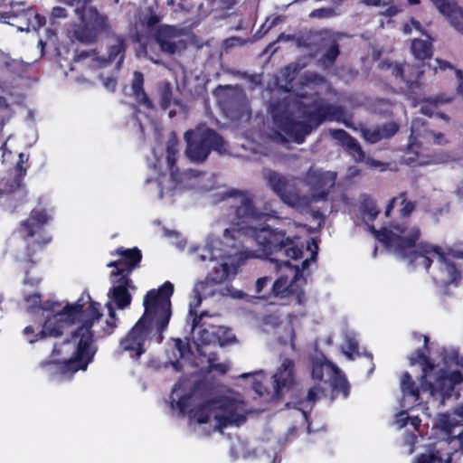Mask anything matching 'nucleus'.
<instances>
[{"instance_id":"nucleus-1","label":"nucleus","mask_w":463,"mask_h":463,"mask_svg":"<svg viewBox=\"0 0 463 463\" xmlns=\"http://www.w3.org/2000/svg\"><path fill=\"white\" fill-rule=\"evenodd\" d=\"M221 201L232 209L228 223L219 222L215 233L207 238L218 239L221 247L226 249L231 258L230 263H223L222 276L240 265L244 258H268L275 253L297 259L301 256L302 248L295 241V237L285 232L269 227L258 228L253 225L263 216L271 215L257 206L256 197L248 191H231L219 194Z\"/></svg>"},{"instance_id":"nucleus-2","label":"nucleus","mask_w":463,"mask_h":463,"mask_svg":"<svg viewBox=\"0 0 463 463\" xmlns=\"http://www.w3.org/2000/svg\"><path fill=\"white\" fill-rule=\"evenodd\" d=\"M99 304L90 301L89 296L80 298L73 304H67L61 311L47 315L43 329L38 335L56 336L69 327L74 326L71 338L55 345L52 354V363L63 364L65 372L75 373L86 370L92 360L96 348L94 338L110 335L117 326L115 311L108 304L109 315L99 312Z\"/></svg>"},{"instance_id":"nucleus-3","label":"nucleus","mask_w":463,"mask_h":463,"mask_svg":"<svg viewBox=\"0 0 463 463\" xmlns=\"http://www.w3.org/2000/svg\"><path fill=\"white\" fill-rule=\"evenodd\" d=\"M174 286L165 282L158 289L149 290L143 298L145 312L131 330L120 340V348L132 356L139 357L152 340L160 343L167 327L172 311L170 297Z\"/></svg>"},{"instance_id":"nucleus-4","label":"nucleus","mask_w":463,"mask_h":463,"mask_svg":"<svg viewBox=\"0 0 463 463\" xmlns=\"http://www.w3.org/2000/svg\"><path fill=\"white\" fill-rule=\"evenodd\" d=\"M273 118V138L278 142L292 140L302 143L311 131L310 123L337 118L336 108L328 105L310 107L304 101L270 105Z\"/></svg>"},{"instance_id":"nucleus-5","label":"nucleus","mask_w":463,"mask_h":463,"mask_svg":"<svg viewBox=\"0 0 463 463\" xmlns=\"http://www.w3.org/2000/svg\"><path fill=\"white\" fill-rule=\"evenodd\" d=\"M264 179L284 203L303 211L326 196L335 184V174L310 168L303 179V184L308 188V194L301 192L298 187L300 181L294 177L266 170Z\"/></svg>"},{"instance_id":"nucleus-6","label":"nucleus","mask_w":463,"mask_h":463,"mask_svg":"<svg viewBox=\"0 0 463 463\" xmlns=\"http://www.w3.org/2000/svg\"><path fill=\"white\" fill-rule=\"evenodd\" d=\"M244 412L242 402L230 394L197 404L189 411V421L191 425L202 426V431L209 434L230 424L240 425L244 420Z\"/></svg>"},{"instance_id":"nucleus-7","label":"nucleus","mask_w":463,"mask_h":463,"mask_svg":"<svg viewBox=\"0 0 463 463\" xmlns=\"http://www.w3.org/2000/svg\"><path fill=\"white\" fill-rule=\"evenodd\" d=\"M221 243L218 239L207 238L203 245L191 246L188 249V254L194 263L203 268L212 269L214 271V278L206 279L194 287V292L202 294L204 298L213 297L216 293L227 295L228 293L223 292L218 281L235 274L239 266L236 265L232 270L229 268V272L225 276H222V264L230 263L232 260L225 252L226 249L221 247Z\"/></svg>"},{"instance_id":"nucleus-8","label":"nucleus","mask_w":463,"mask_h":463,"mask_svg":"<svg viewBox=\"0 0 463 463\" xmlns=\"http://www.w3.org/2000/svg\"><path fill=\"white\" fill-rule=\"evenodd\" d=\"M178 141L175 137H169L166 143L165 163L171 174L160 181V197L174 196L186 190L200 192L210 191L214 187V181L211 175L189 170L178 176L174 170L176 156L178 154Z\"/></svg>"},{"instance_id":"nucleus-9","label":"nucleus","mask_w":463,"mask_h":463,"mask_svg":"<svg viewBox=\"0 0 463 463\" xmlns=\"http://www.w3.org/2000/svg\"><path fill=\"white\" fill-rule=\"evenodd\" d=\"M376 239L393 254L406 258L411 264V258L415 253L421 251L420 247L427 243L416 244L420 236V230L416 225H405L391 223L390 226L376 231L373 226H368Z\"/></svg>"},{"instance_id":"nucleus-10","label":"nucleus","mask_w":463,"mask_h":463,"mask_svg":"<svg viewBox=\"0 0 463 463\" xmlns=\"http://www.w3.org/2000/svg\"><path fill=\"white\" fill-rule=\"evenodd\" d=\"M118 260L111 261L109 267H114L116 269L111 272V277L117 278L112 280V287L108 293V297L115 305L124 309L131 303L130 288H134L132 282L128 279V274L137 267L141 260V252L137 249L118 250Z\"/></svg>"},{"instance_id":"nucleus-11","label":"nucleus","mask_w":463,"mask_h":463,"mask_svg":"<svg viewBox=\"0 0 463 463\" xmlns=\"http://www.w3.org/2000/svg\"><path fill=\"white\" fill-rule=\"evenodd\" d=\"M415 363H419L422 366L421 390L429 391L433 397L439 395L443 400L450 396L454 386L463 381V359L450 362L447 365V370L440 369L434 383L427 381L430 372L434 368L428 358L418 352L417 356L411 359V364Z\"/></svg>"},{"instance_id":"nucleus-12","label":"nucleus","mask_w":463,"mask_h":463,"mask_svg":"<svg viewBox=\"0 0 463 463\" xmlns=\"http://www.w3.org/2000/svg\"><path fill=\"white\" fill-rule=\"evenodd\" d=\"M421 251L411 258V264L414 267H423L427 269L435 283L449 285L457 281L459 272L451 262L449 254L434 245H424L420 247Z\"/></svg>"},{"instance_id":"nucleus-13","label":"nucleus","mask_w":463,"mask_h":463,"mask_svg":"<svg viewBox=\"0 0 463 463\" xmlns=\"http://www.w3.org/2000/svg\"><path fill=\"white\" fill-rule=\"evenodd\" d=\"M312 378L314 380L323 382V385L315 386L309 389L307 401L299 403V407H298V409L302 411L305 418L307 417L306 409L308 404L314 402L318 398L319 394L326 390V386H328L333 390H340L344 392L345 396L347 395L345 378L333 364L326 359L314 361Z\"/></svg>"},{"instance_id":"nucleus-14","label":"nucleus","mask_w":463,"mask_h":463,"mask_svg":"<svg viewBox=\"0 0 463 463\" xmlns=\"http://www.w3.org/2000/svg\"><path fill=\"white\" fill-rule=\"evenodd\" d=\"M184 139L187 144L185 154L193 162L204 161L211 149L219 153L226 151L223 139L203 126H200L194 130L186 131Z\"/></svg>"},{"instance_id":"nucleus-15","label":"nucleus","mask_w":463,"mask_h":463,"mask_svg":"<svg viewBox=\"0 0 463 463\" xmlns=\"http://www.w3.org/2000/svg\"><path fill=\"white\" fill-rule=\"evenodd\" d=\"M80 24L73 29L74 37L80 42L92 43L108 29L107 16L99 14L91 5H83L75 10Z\"/></svg>"},{"instance_id":"nucleus-16","label":"nucleus","mask_w":463,"mask_h":463,"mask_svg":"<svg viewBox=\"0 0 463 463\" xmlns=\"http://www.w3.org/2000/svg\"><path fill=\"white\" fill-rule=\"evenodd\" d=\"M317 252L312 253L310 260H305L302 262V269L298 266H292L289 264L288 260H293L290 257H286L281 253H275L279 258H271V261H276L279 269L285 267L288 269V274L280 276L276 279L272 286V292L276 297H286L289 294H295L298 290V281L302 277V271L307 269L309 261L314 260ZM303 255V252L301 253ZM302 256H300L301 258ZM299 259V257H298ZM298 260V258L296 259Z\"/></svg>"},{"instance_id":"nucleus-17","label":"nucleus","mask_w":463,"mask_h":463,"mask_svg":"<svg viewBox=\"0 0 463 463\" xmlns=\"http://www.w3.org/2000/svg\"><path fill=\"white\" fill-rule=\"evenodd\" d=\"M126 46L122 39L117 38L108 45L105 54H99L95 51L81 52L77 60L84 61L86 64L92 66L94 69L107 67L115 62V69L119 70L121 63L125 58Z\"/></svg>"},{"instance_id":"nucleus-18","label":"nucleus","mask_w":463,"mask_h":463,"mask_svg":"<svg viewBox=\"0 0 463 463\" xmlns=\"http://www.w3.org/2000/svg\"><path fill=\"white\" fill-rule=\"evenodd\" d=\"M187 30L175 25H159L155 33V39L160 50L167 54H179L186 49V42L183 36Z\"/></svg>"},{"instance_id":"nucleus-19","label":"nucleus","mask_w":463,"mask_h":463,"mask_svg":"<svg viewBox=\"0 0 463 463\" xmlns=\"http://www.w3.org/2000/svg\"><path fill=\"white\" fill-rule=\"evenodd\" d=\"M293 362L285 358L273 375L274 392L277 397H280L284 391H288L293 384Z\"/></svg>"},{"instance_id":"nucleus-20","label":"nucleus","mask_w":463,"mask_h":463,"mask_svg":"<svg viewBox=\"0 0 463 463\" xmlns=\"http://www.w3.org/2000/svg\"><path fill=\"white\" fill-rule=\"evenodd\" d=\"M191 386L188 382H180L173 388L171 394V405L173 409L177 410L180 413H183L191 405L196 402V396L194 392H184Z\"/></svg>"},{"instance_id":"nucleus-21","label":"nucleus","mask_w":463,"mask_h":463,"mask_svg":"<svg viewBox=\"0 0 463 463\" xmlns=\"http://www.w3.org/2000/svg\"><path fill=\"white\" fill-rule=\"evenodd\" d=\"M411 137L414 142H417L420 138H422L427 142H431L435 145L440 146L449 142L448 138L443 133L436 132L424 128L419 119L412 122Z\"/></svg>"},{"instance_id":"nucleus-22","label":"nucleus","mask_w":463,"mask_h":463,"mask_svg":"<svg viewBox=\"0 0 463 463\" xmlns=\"http://www.w3.org/2000/svg\"><path fill=\"white\" fill-rule=\"evenodd\" d=\"M330 134L334 139L339 140L342 143L355 161L361 162L365 159L364 152L359 143L350 137L345 130L333 129L330 131Z\"/></svg>"},{"instance_id":"nucleus-23","label":"nucleus","mask_w":463,"mask_h":463,"mask_svg":"<svg viewBox=\"0 0 463 463\" xmlns=\"http://www.w3.org/2000/svg\"><path fill=\"white\" fill-rule=\"evenodd\" d=\"M446 441L439 442L438 447L428 454L421 455L416 463H450L451 455Z\"/></svg>"},{"instance_id":"nucleus-24","label":"nucleus","mask_w":463,"mask_h":463,"mask_svg":"<svg viewBox=\"0 0 463 463\" xmlns=\"http://www.w3.org/2000/svg\"><path fill=\"white\" fill-rule=\"evenodd\" d=\"M49 219L50 216L46 212L33 211L30 217L23 222L22 232H25L28 237H33Z\"/></svg>"},{"instance_id":"nucleus-25","label":"nucleus","mask_w":463,"mask_h":463,"mask_svg":"<svg viewBox=\"0 0 463 463\" xmlns=\"http://www.w3.org/2000/svg\"><path fill=\"white\" fill-rule=\"evenodd\" d=\"M214 93L219 102L224 107H228L230 104L233 105L243 98V93L238 87L220 86Z\"/></svg>"},{"instance_id":"nucleus-26","label":"nucleus","mask_w":463,"mask_h":463,"mask_svg":"<svg viewBox=\"0 0 463 463\" xmlns=\"http://www.w3.org/2000/svg\"><path fill=\"white\" fill-rule=\"evenodd\" d=\"M398 128L394 123H388L382 128H367L363 130V137L370 143H376L383 138H388L394 135Z\"/></svg>"},{"instance_id":"nucleus-27","label":"nucleus","mask_w":463,"mask_h":463,"mask_svg":"<svg viewBox=\"0 0 463 463\" xmlns=\"http://www.w3.org/2000/svg\"><path fill=\"white\" fill-rule=\"evenodd\" d=\"M144 77L139 71L134 72L132 80V90L137 102L144 108L152 109L153 104L143 90Z\"/></svg>"},{"instance_id":"nucleus-28","label":"nucleus","mask_w":463,"mask_h":463,"mask_svg":"<svg viewBox=\"0 0 463 463\" xmlns=\"http://www.w3.org/2000/svg\"><path fill=\"white\" fill-rule=\"evenodd\" d=\"M412 71H414V69L409 64H403V65L395 64L392 67V73L395 77H400V78L403 79L406 81L408 88L411 90H414L415 89L420 87L418 78L420 77L421 72L416 71L417 80H413L411 79V77L415 73H412Z\"/></svg>"},{"instance_id":"nucleus-29","label":"nucleus","mask_w":463,"mask_h":463,"mask_svg":"<svg viewBox=\"0 0 463 463\" xmlns=\"http://www.w3.org/2000/svg\"><path fill=\"white\" fill-rule=\"evenodd\" d=\"M411 50L414 57L418 60H425L432 54V43L430 37L426 39H414L411 43Z\"/></svg>"},{"instance_id":"nucleus-30","label":"nucleus","mask_w":463,"mask_h":463,"mask_svg":"<svg viewBox=\"0 0 463 463\" xmlns=\"http://www.w3.org/2000/svg\"><path fill=\"white\" fill-rule=\"evenodd\" d=\"M401 390L404 401L409 400L410 403H414L418 401L420 391L415 387L414 382L408 373H403L401 378Z\"/></svg>"},{"instance_id":"nucleus-31","label":"nucleus","mask_w":463,"mask_h":463,"mask_svg":"<svg viewBox=\"0 0 463 463\" xmlns=\"http://www.w3.org/2000/svg\"><path fill=\"white\" fill-rule=\"evenodd\" d=\"M137 21L140 26L146 28L148 32H152L160 23L161 17L153 9L146 7L140 10Z\"/></svg>"},{"instance_id":"nucleus-32","label":"nucleus","mask_w":463,"mask_h":463,"mask_svg":"<svg viewBox=\"0 0 463 463\" xmlns=\"http://www.w3.org/2000/svg\"><path fill=\"white\" fill-rule=\"evenodd\" d=\"M342 35L337 33H326V36L324 38L329 43L326 52L323 56V62L332 63L339 54L337 42L340 40Z\"/></svg>"},{"instance_id":"nucleus-33","label":"nucleus","mask_w":463,"mask_h":463,"mask_svg":"<svg viewBox=\"0 0 463 463\" xmlns=\"http://www.w3.org/2000/svg\"><path fill=\"white\" fill-rule=\"evenodd\" d=\"M398 204L402 206L400 210V214L402 217H408L414 210V204L411 202L406 201L404 194H400L398 197L392 199L386 208L385 215L388 217L392 209Z\"/></svg>"},{"instance_id":"nucleus-34","label":"nucleus","mask_w":463,"mask_h":463,"mask_svg":"<svg viewBox=\"0 0 463 463\" xmlns=\"http://www.w3.org/2000/svg\"><path fill=\"white\" fill-rule=\"evenodd\" d=\"M203 298L202 294H195L194 292V299L189 303V316L192 317V330L194 332L197 327L201 326L203 317L207 315L206 313H203L200 317L196 316L197 307L201 305Z\"/></svg>"},{"instance_id":"nucleus-35","label":"nucleus","mask_w":463,"mask_h":463,"mask_svg":"<svg viewBox=\"0 0 463 463\" xmlns=\"http://www.w3.org/2000/svg\"><path fill=\"white\" fill-rule=\"evenodd\" d=\"M461 425V420L457 415V410L452 414H440L438 418V426L445 432L449 433L451 430Z\"/></svg>"},{"instance_id":"nucleus-36","label":"nucleus","mask_w":463,"mask_h":463,"mask_svg":"<svg viewBox=\"0 0 463 463\" xmlns=\"http://www.w3.org/2000/svg\"><path fill=\"white\" fill-rule=\"evenodd\" d=\"M215 332L217 345L219 346H224L235 341V335L229 328L221 326H215Z\"/></svg>"},{"instance_id":"nucleus-37","label":"nucleus","mask_w":463,"mask_h":463,"mask_svg":"<svg viewBox=\"0 0 463 463\" xmlns=\"http://www.w3.org/2000/svg\"><path fill=\"white\" fill-rule=\"evenodd\" d=\"M451 100L450 98H443V97H438L433 100H427L425 101L420 108V111L422 114L432 117L436 114V109L437 105L439 103H448Z\"/></svg>"},{"instance_id":"nucleus-38","label":"nucleus","mask_w":463,"mask_h":463,"mask_svg":"<svg viewBox=\"0 0 463 463\" xmlns=\"http://www.w3.org/2000/svg\"><path fill=\"white\" fill-rule=\"evenodd\" d=\"M453 12L451 14H444L447 16L452 26L458 32L463 33V9L453 5Z\"/></svg>"},{"instance_id":"nucleus-39","label":"nucleus","mask_w":463,"mask_h":463,"mask_svg":"<svg viewBox=\"0 0 463 463\" xmlns=\"http://www.w3.org/2000/svg\"><path fill=\"white\" fill-rule=\"evenodd\" d=\"M198 340L202 344L210 345L217 344L215 326H211L207 328H201L198 331Z\"/></svg>"},{"instance_id":"nucleus-40","label":"nucleus","mask_w":463,"mask_h":463,"mask_svg":"<svg viewBox=\"0 0 463 463\" xmlns=\"http://www.w3.org/2000/svg\"><path fill=\"white\" fill-rule=\"evenodd\" d=\"M358 344L356 340L349 335H345V343L342 345V351L348 359H353L354 354L358 355Z\"/></svg>"},{"instance_id":"nucleus-41","label":"nucleus","mask_w":463,"mask_h":463,"mask_svg":"<svg viewBox=\"0 0 463 463\" xmlns=\"http://www.w3.org/2000/svg\"><path fill=\"white\" fill-rule=\"evenodd\" d=\"M453 156L449 152H440L433 155L429 161H420L419 164L425 165L430 164H449L452 162Z\"/></svg>"},{"instance_id":"nucleus-42","label":"nucleus","mask_w":463,"mask_h":463,"mask_svg":"<svg viewBox=\"0 0 463 463\" xmlns=\"http://www.w3.org/2000/svg\"><path fill=\"white\" fill-rule=\"evenodd\" d=\"M433 4L436 5L438 10L442 14H451L453 12V5H456L451 0H431Z\"/></svg>"},{"instance_id":"nucleus-43","label":"nucleus","mask_w":463,"mask_h":463,"mask_svg":"<svg viewBox=\"0 0 463 463\" xmlns=\"http://www.w3.org/2000/svg\"><path fill=\"white\" fill-rule=\"evenodd\" d=\"M26 16L29 20V26L33 30H37L45 24V19L33 11H28Z\"/></svg>"},{"instance_id":"nucleus-44","label":"nucleus","mask_w":463,"mask_h":463,"mask_svg":"<svg viewBox=\"0 0 463 463\" xmlns=\"http://www.w3.org/2000/svg\"><path fill=\"white\" fill-rule=\"evenodd\" d=\"M161 106L163 109H167L171 103V88L169 84H165L160 90Z\"/></svg>"},{"instance_id":"nucleus-45","label":"nucleus","mask_w":463,"mask_h":463,"mask_svg":"<svg viewBox=\"0 0 463 463\" xmlns=\"http://www.w3.org/2000/svg\"><path fill=\"white\" fill-rule=\"evenodd\" d=\"M19 175L14 177L13 183L10 184L9 192L11 193H14L23 186V176L25 175L26 170L19 165Z\"/></svg>"},{"instance_id":"nucleus-46","label":"nucleus","mask_w":463,"mask_h":463,"mask_svg":"<svg viewBox=\"0 0 463 463\" xmlns=\"http://www.w3.org/2000/svg\"><path fill=\"white\" fill-rule=\"evenodd\" d=\"M430 67L435 71L437 72L438 70L439 71H445L447 69H449V70H452L453 67L452 65L447 61H443L441 59H435L433 63L432 64H430Z\"/></svg>"},{"instance_id":"nucleus-47","label":"nucleus","mask_w":463,"mask_h":463,"mask_svg":"<svg viewBox=\"0 0 463 463\" xmlns=\"http://www.w3.org/2000/svg\"><path fill=\"white\" fill-rule=\"evenodd\" d=\"M412 30H415V31L424 34L421 24H420V22H418L414 19H411L410 23L404 24V26H403L404 33H407V34L411 33L412 32Z\"/></svg>"},{"instance_id":"nucleus-48","label":"nucleus","mask_w":463,"mask_h":463,"mask_svg":"<svg viewBox=\"0 0 463 463\" xmlns=\"http://www.w3.org/2000/svg\"><path fill=\"white\" fill-rule=\"evenodd\" d=\"M25 302L28 304V308L33 309L35 307H38L40 304V296L38 294H33L30 296L24 297Z\"/></svg>"},{"instance_id":"nucleus-49","label":"nucleus","mask_w":463,"mask_h":463,"mask_svg":"<svg viewBox=\"0 0 463 463\" xmlns=\"http://www.w3.org/2000/svg\"><path fill=\"white\" fill-rule=\"evenodd\" d=\"M332 14L331 9L320 8L314 10L310 13L309 16L312 18H322L330 16Z\"/></svg>"},{"instance_id":"nucleus-50","label":"nucleus","mask_w":463,"mask_h":463,"mask_svg":"<svg viewBox=\"0 0 463 463\" xmlns=\"http://www.w3.org/2000/svg\"><path fill=\"white\" fill-rule=\"evenodd\" d=\"M365 211L370 220H373L379 213V210L375 207L373 202H370L367 204H365Z\"/></svg>"},{"instance_id":"nucleus-51","label":"nucleus","mask_w":463,"mask_h":463,"mask_svg":"<svg viewBox=\"0 0 463 463\" xmlns=\"http://www.w3.org/2000/svg\"><path fill=\"white\" fill-rule=\"evenodd\" d=\"M409 420V416L407 411H401L396 415L395 422L400 427L402 428L407 424Z\"/></svg>"},{"instance_id":"nucleus-52","label":"nucleus","mask_w":463,"mask_h":463,"mask_svg":"<svg viewBox=\"0 0 463 463\" xmlns=\"http://www.w3.org/2000/svg\"><path fill=\"white\" fill-rule=\"evenodd\" d=\"M294 331L291 326H288L287 328V335L285 337H280L279 341H281L283 344L289 343L291 347L294 348Z\"/></svg>"},{"instance_id":"nucleus-53","label":"nucleus","mask_w":463,"mask_h":463,"mask_svg":"<svg viewBox=\"0 0 463 463\" xmlns=\"http://www.w3.org/2000/svg\"><path fill=\"white\" fill-rule=\"evenodd\" d=\"M269 280L270 279L269 277H262L256 280V292L260 293L263 290V288L268 285Z\"/></svg>"},{"instance_id":"nucleus-54","label":"nucleus","mask_w":463,"mask_h":463,"mask_svg":"<svg viewBox=\"0 0 463 463\" xmlns=\"http://www.w3.org/2000/svg\"><path fill=\"white\" fill-rule=\"evenodd\" d=\"M117 81L113 77H108L103 80V86L109 91H114L116 89Z\"/></svg>"},{"instance_id":"nucleus-55","label":"nucleus","mask_w":463,"mask_h":463,"mask_svg":"<svg viewBox=\"0 0 463 463\" xmlns=\"http://www.w3.org/2000/svg\"><path fill=\"white\" fill-rule=\"evenodd\" d=\"M52 15L54 18H64L67 16L66 9L63 7L56 6L52 11Z\"/></svg>"},{"instance_id":"nucleus-56","label":"nucleus","mask_w":463,"mask_h":463,"mask_svg":"<svg viewBox=\"0 0 463 463\" xmlns=\"http://www.w3.org/2000/svg\"><path fill=\"white\" fill-rule=\"evenodd\" d=\"M34 333H35V330H34L33 326H26L24 329V335L27 337L28 342L31 344L35 341V339L33 336H31V335H33Z\"/></svg>"},{"instance_id":"nucleus-57","label":"nucleus","mask_w":463,"mask_h":463,"mask_svg":"<svg viewBox=\"0 0 463 463\" xmlns=\"http://www.w3.org/2000/svg\"><path fill=\"white\" fill-rule=\"evenodd\" d=\"M456 75L459 81L458 86L457 88L458 93L462 95L463 97V72L461 71H457Z\"/></svg>"},{"instance_id":"nucleus-58","label":"nucleus","mask_w":463,"mask_h":463,"mask_svg":"<svg viewBox=\"0 0 463 463\" xmlns=\"http://www.w3.org/2000/svg\"><path fill=\"white\" fill-rule=\"evenodd\" d=\"M228 368H229V365L227 364H216L211 365L212 370L219 371L222 373H226Z\"/></svg>"},{"instance_id":"nucleus-59","label":"nucleus","mask_w":463,"mask_h":463,"mask_svg":"<svg viewBox=\"0 0 463 463\" xmlns=\"http://www.w3.org/2000/svg\"><path fill=\"white\" fill-rule=\"evenodd\" d=\"M450 442H456L463 452V431L459 435L452 437Z\"/></svg>"},{"instance_id":"nucleus-60","label":"nucleus","mask_w":463,"mask_h":463,"mask_svg":"<svg viewBox=\"0 0 463 463\" xmlns=\"http://www.w3.org/2000/svg\"><path fill=\"white\" fill-rule=\"evenodd\" d=\"M364 161H365L366 165L372 168L383 166V164H382L381 162L376 161L374 159H372V158H365Z\"/></svg>"},{"instance_id":"nucleus-61","label":"nucleus","mask_w":463,"mask_h":463,"mask_svg":"<svg viewBox=\"0 0 463 463\" xmlns=\"http://www.w3.org/2000/svg\"><path fill=\"white\" fill-rule=\"evenodd\" d=\"M297 65H289L288 67H286L283 71V75H285L286 77H289L291 72L292 74L294 75L296 72H297Z\"/></svg>"},{"instance_id":"nucleus-62","label":"nucleus","mask_w":463,"mask_h":463,"mask_svg":"<svg viewBox=\"0 0 463 463\" xmlns=\"http://www.w3.org/2000/svg\"><path fill=\"white\" fill-rule=\"evenodd\" d=\"M253 389L255 390V392L258 393V394H262L263 393V388L260 383V381L258 379H255L254 380V383H253Z\"/></svg>"},{"instance_id":"nucleus-63","label":"nucleus","mask_w":463,"mask_h":463,"mask_svg":"<svg viewBox=\"0 0 463 463\" xmlns=\"http://www.w3.org/2000/svg\"><path fill=\"white\" fill-rule=\"evenodd\" d=\"M175 345H176V348L179 352V354L181 357H184V347L181 342V340H177L176 343H175Z\"/></svg>"},{"instance_id":"nucleus-64","label":"nucleus","mask_w":463,"mask_h":463,"mask_svg":"<svg viewBox=\"0 0 463 463\" xmlns=\"http://www.w3.org/2000/svg\"><path fill=\"white\" fill-rule=\"evenodd\" d=\"M410 424L413 426L415 429L420 425V420L418 417L409 418Z\"/></svg>"}]
</instances>
